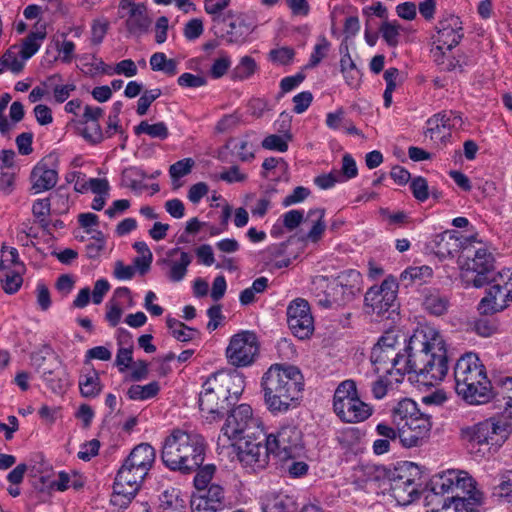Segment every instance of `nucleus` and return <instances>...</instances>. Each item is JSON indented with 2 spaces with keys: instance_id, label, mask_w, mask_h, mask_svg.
Returning a JSON list of instances; mask_svg holds the SVG:
<instances>
[{
  "instance_id": "62",
  "label": "nucleus",
  "mask_w": 512,
  "mask_h": 512,
  "mask_svg": "<svg viewBox=\"0 0 512 512\" xmlns=\"http://www.w3.org/2000/svg\"><path fill=\"white\" fill-rule=\"evenodd\" d=\"M27 471L29 477L38 478V480H49L53 477L52 469L44 461L28 467Z\"/></svg>"
},
{
  "instance_id": "18",
  "label": "nucleus",
  "mask_w": 512,
  "mask_h": 512,
  "mask_svg": "<svg viewBox=\"0 0 512 512\" xmlns=\"http://www.w3.org/2000/svg\"><path fill=\"white\" fill-rule=\"evenodd\" d=\"M334 278L317 275L312 279L311 292L319 306L329 309L334 306H344L349 302L338 287Z\"/></svg>"
},
{
  "instance_id": "21",
  "label": "nucleus",
  "mask_w": 512,
  "mask_h": 512,
  "mask_svg": "<svg viewBox=\"0 0 512 512\" xmlns=\"http://www.w3.org/2000/svg\"><path fill=\"white\" fill-rule=\"evenodd\" d=\"M459 17L448 15L442 18L436 26L437 35L435 36V48L451 51L453 47L459 44L463 37V29Z\"/></svg>"
},
{
  "instance_id": "3",
  "label": "nucleus",
  "mask_w": 512,
  "mask_h": 512,
  "mask_svg": "<svg viewBox=\"0 0 512 512\" xmlns=\"http://www.w3.org/2000/svg\"><path fill=\"white\" fill-rule=\"evenodd\" d=\"M204 450V439L200 435L177 429L166 437L161 459L170 470L188 475L202 465Z\"/></svg>"
},
{
  "instance_id": "38",
  "label": "nucleus",
  "mask_w": 512,
  "mask_h": 512,
  "mask_svg": "<svg viewBox=\"0 0 512 512\" xmlns=\"http://www.w3.org/2000/svg\"><path fill=\"white\" fill-rule=\"evenodd\" d=\"M325 210L322 208L310 209L307 214V220H311L312 227L307 234V239L317 242L321 239L325 231L326 224L324 222Z\"/></svg>"
},
{
  "instance_id": "17",
  "label": "nucleus",
  "mask_w": 512,
  "mask_h": 512,
  "mask_svg": "<svg viewBox=\"0 0 512 512\" xmlns=\"http://www.w3.org/2000/svg\"><path fill=\"white\" fill-rule=\"evenodd\" d=\"M287 322L299 339L309 338L314 331V319L307 300L296 298L287 307Z\"/></svg>"
},
{
  "instance_id": "52",
  "label": "nucleus",
  "mask_w": 512,
  "mask_h": 512,
  "mask_svg": "<svg viewBox=\"0 0 512 512\" xmlns=\"http://www.w3.org/2000/svg\"><path fill=\"white\" fill-rule=\"evenodd\" d=\"M295 51L291 47H280L269 52V59L279 65H288L292 62Z\"/></svg>"
},
{
  "instance_id": "61",
  "label": "nucleus",
  "mask_w": 512,
  "mask_h": 512,
  "mask_svg": "<svg viewBox=\"0 0 512 512\" xmlns=\"http://www.w3.org/2000/svg\"><path fill=\"white\" fill-rule=\"evenodd\" d=\"M262 147L268 150L286 152L288 150V143L282 136L272 134L264 138Z\"/></svg>"
},
{
  "instance_id": "46",
  "label": "nucleus",
  "mask_w": 512,
  "mask_h": 512,
  "mask_svg": "<svg viewBox=\"0 0 512 512\" xmlns=\"http://www.w3.org/2000/svg\"><path fill=\"white\" fill-rule=\"evenodd\" d=\"M400 28L396 21L390 22L386 20L381 24L379 31L388 46L396 47L399 44Z\"/></svg>"
},
{
  "instance_id": "10",
  "label": "nucleus",
  "mask_w": 512,
  "mask_h": 512,
  "mask_svg": "<svg viewBox=\"0 0 512 512\" xmlns=\"http://www.w3.org/2000/svg\"><path fill=\"white\" fill-rule=\"evenodd\" d=\"M256 28L254 15L230 9L225 12L224 24L220 28H210V30L228 45H241L248 41Z\"/></svg>"
},
{
  "instance_id": "34",
  "label": "nucleus",
  "mask_w": 512,
  "mask_h": 512,
  "mask_svg": "<svg viewBox=\"0 0 512 512\" xmlns=\"http://www.w3.org/2000/svg\"><path fill=\"white\" fill-rule=\"evenodd\" d=\"M420 412L415 401L405 398L398 402L392 411L393 423L400 431L402 427H406L407 423Z\"/></svg>"
},
{
  "instance_id": "19",
  "label": "nucleus",
  "mask_w": 512,
  "mask_h": 512,
  "mask_svg": "<svg viewBox=\"0 0 512 512\" xmlns=\"http://www.w3.org/2000/svg\"><path fill=\"white\" fill-rule=\"evenodd\" d=\"M406 352L401 354L396 350L384 349L374 346L371 351L370 360L375 367V372H384L389 375L396 374V382H401L407 372L405 366Z\"/></svg>"
},
{
  "instance_id": "42",
  "label": "nucleus",
  "mask_w": 512,
  "mask_h": 512,
  "mask_svg": "<svg viewBox=\"0 0 512 512\" xmlns=\"http://www.w3.org/2000/svg\"><path fill=\"white\" fill-rule=\"evenodd\" d=\"M160 390L159 384L156 381H153L146 385H132L128 391L127 395L132 400H146L149 398H153L158 394Z\"/></svg>"
},
{
  "instance_id": "20",
  "label": "nucleus",
  "mask_w": 512,
  "mask_h": 512,
  "mask_svg": "<svg viewBox=\"0 0 512 512\" xmlns=\"http://www.w3.org/2000/svg\"><path fill=\"white\" fill-rule=\"evenodd\" d=\"M432 428L431 416L420 412L400 429V443L406 448L420 446Z\"/></svg>"
},
{
  "instance_id": "43",
  "label": "nucleus",
  "mask_w": 512,
  "mask_h": 512,
  "mask_svg": "<svg viewBox=\"0 0 512 512\" xmlns=\"http://www.w3.org/2000/svg\"><path fill=\"white\" fill-rule=\"evenodd\" d=\"M435 63L443 71H453L460 67V63L450 54V51L441 48H433L431 50Z\"/></svg>"
},
{
  "instance_id": "40",
  "label": "nucleus",
  "mask_w": 512,
  "mask_h": 512,
  "mask_svg": "<svg viewBox=\"0 0 512 512\" xmlns=\"http://www.w3.org/2000/svg\"><path fill=\"white\" fill-rule=\"evenodd\" d=\"M136 135L147 134L151 138L165 140L169 136V130L164 122L149 124L147 121H141L134 127Z\"/></svg>"
},
{
  "instance_id": "30",
  "label": "nucleus",
  "mask_w": 512,
  "mask_h": 512,
  "mask_svg": "<svg viewBox=\"0 0 512 512\" xmlns=\"http://www.w3.org/2000/svg\"><path fill=\"white\" fill-rule=\"evenodd\" d=\"M422 491L415 482H393L391 486V496L400 506H408L418 500Z\"/></svg>"
},
{
  "instance_id": "60",
  "label": "nucleus",
  "mask_w": 512,
  "mask_h": 512,
  "mask_svg": "<svg viewBox=\"0 0 512 512\" xmlns=\"http://www.w3.org/2000/svg\"><path fill=\"white\" fill-rule=\"evenodd\" d=\"M204 31L203 22L199 18L189 20L184 26V36L187 40H195L199 38Z\"/></svg>"
},
{
  "instance_id": "22",
  "label": "nucleus",
  "mask_w": 512,
  "mask_h": 512,
  "mask_svg": "<svg viewBox=\"0 0 512 512\" xmlns=\"http://www.w3.org/2000/svg\"><path fill=\"white\" fill-rule=\"evenodd\" d=\"M262 512H297L293 496L286 490L270 488L260 497Z\"/></svg>"
},
{
  "instance_id": "31",
  "label": "nucleus",
  "mask_w": 512,
  "mask_h": 512,
  "mask_svg": "<svg viewBox=\"0 0 512 512\" xmlns=\"http://www.w3.org/2000/svg\"><path fill=\"white\" fill-rule=\"evenodd\" d=\"M435 253L442 258L454 256L455 253L463 250L462 241L450 231H445L435 237Z\"/></svg>"
},
{
  "instance_id": "24",
  "label": "nucleus",
  "mask_w": 512,
  "mask_h": 512,
  "mask_svg": "<svg viewBox=\"0 0 512 512\" xmlns=\"http://www.w3.org/2000/svg\"><path fill=\"white\" fill-rule=\"evenodd\" d=\"M32 189L40 193L52 189L58 181V173L49 168L45 163L39 162L31 171Z\"/></svg>"
},
{
  "instance_id": "11",
  "label": "nucleus",
  "mask_w": 512,
  "mask_h": 512,
  "mask_svg": "<svg viewBox=\"0 0 512 512\" xmlns=\"http://www.w3.org/2000/svg\"><path fill=\"white\" fill-rule=\"evenodd\" d=\"M501 289L496 286L489 289L487 295L478 304L479 316L470 321V329L481 337H490L498 332L499 321L494 314L506 308L505 299L497 302V294Z\"/></svg>"
},
{
  "instance_id": "41",
  "label": "nucleus",
  "mask_w": 512,
  "mask_h": 512,
  "mask_svg": "<svg viewBox=\"0 0 512 512\" xmlns=\"http://www.w3.org/2000/svg\"><path fill=\"white\" fill-rule=\"evenodd\" d=\"M423 307L428 313L435 316H441L447 312L449 301L445 296L433 293L425 297Z\"/></svg>"
},
{
  "instance_id": "25",
  "label": "nucleus",
  "mask_w": 512,
  "mask_h": 512,
  "mask_svg": "<svg viewBox=\"0 0 512 512\" xmlns=\"http://www.w3.org/2000/svg\"><path fill=\"white\" fill-rule=\"evenodd\" d=\"M152 19L148 14L145 4L135 7L128 12L125 26L127 31L136 37H140L149 32Z\"/></svg>"
},
{
  "instance_id": "36",
  "label": "nucleus",
  "mask_w": 512,
  "mask_h": 512,
  "mask_svg": "<svg viewBox=\"0 0 512 512\" xmlns=\"http://www.w3.org/2000/svg\"><path fill=\"white\" fill-rule=\"evenodd\" d=\"M230 3L231 0H204V11L210 16L211 28H220L224 24Z\"/></svg>"
},
{
  "instance_id": "49",
  "label": "nucleus",
  "mask_w": 512,
  "mask_h": 512,
  "mask_svg": "<svg viewBox=\"0 0 512 512\" xmlns=\"http://www.w3.org/2000/svg\"><path fill=\"white\" fill-rule=\"evenodd\" d=\"M284 461L282 469L287 472L291 478L304 477L309 469V466L304 461H295L294 458H281Z\"/></svg>"
},
{
  "instance_id": "63",
  "label": "nucleus",
  "mask_w": 512,
  "mask_h": 512,
  "mask_svg": "<svg viewBox=\"0 0 512 512\" xmlns=\"http://www.w3.org/2000/svg\"><path fill=\"white\" fill-rule=\"evenodd\" d=\"M340 172V179H352L357 176L358 170L356 162L350 154H345L342 158V168Z\"/></svg>"
},
{
  "instance_id": "1",
  "label": "nucleus",
  "mask_w": 512,
  "mask_h": 512,
  "mask_svg": "<svg viewBox=\"0 0 512 512\" xmlns=\"http://www.w3.org/2000/svg\"><path fill=\"white\" fill-rule=\"evenodd\" d=\"M404 352L406 373L415 374L417 382L434 386L447 375L449 365L446 343L434 329H417L410 336Z\"/></svg>"
},
{
  "instance_id": "6",
  "label": "nucleus",
  "mask_w": 512,
  "mask_h": 512,
  "mask_svg": "<svg viewBox=\"0 0 512 512\" xmlns=\"http://www.w3.org/2000/svg\"><path fill=\"white\" fill-rule=\"evenodd\" d=\"M222 435L228 440L238 441V456L243 463L245 450L243 446L258 445L265 439L262 421L254 416L253 410L248 404H241L232 409L222 427Z\"/></svg>"
},
{
  "instance_id": "50",
  "label": "nucleus",
  "mask_w": 512,
  "mask_h": 512,
  "mask_svg": "<svg viewBox=\"0 0 512 512\" xmlns=\"http://www.w3.org/2000/svg\"><path fill=\"white\" fill-rule=\"evenodd\" d=\"M425 136L429 137L434 142L444 143L450 136V132L438 124L437 118H430L427 121Z\"/></svg>"
},
{
  "instance_id": "58",
  "label": "nucleus",
  "mask_w": 512,
  "mask_h": 512,
  "mask_svg": "<svg viewBox=\"0 0 512 512\" xmlns=\"http://www.w3.org/2000/svg\"><path fill=\"white\" fill-rule=\"evenodd\" d=\"M492 497L505 503L512 502V482H500L495 485L492 490Z\"/></svg>"
},
{
  "instance_id": "5",
  "label": "nucleus",
  "mask_w": 512,
  "mask_h": 512,
  "mask_svg": "<svg viewBox=\"0 0 512 512\" xmlns=\"http://www.w3.org/2000/svg\"><path fill=\"white\" fill-rule=\"evenodd\" d=\"M455 390L467 403L484 404L492 397V387L476 354L467 353L454 367Z\"/></svg>"
},
{
  "instance_id": "37",
  "label": "nucleus",
  "mask_w": 512,
  "mask_h": 512,
  "mask_svg": "<svg viewBox=\"0 0 512 512\" xmlns=\"http://www.w3.org/2000/svg\"><path fill=\"white\" fill-rule=\"evenodd\" d=\"M160 508L162 512H186V501L179 491L172 488L161 494Z\"/></svg>"
},
{
  "instance_id": "64",
  "label": "nucleus",
  "mask_w": 512,
  "mask_h": 512,
  "mask_svg": "<svg viewBox=\"0 0 512 512\" xmlns=\"http://www.w3.org/2000/svg\"><path fill=\"white\" fill-rule=\"evenodd\" d=\"M83 138L91 144H98L103 140V133L98 122H91V125L82 130Z\"/></svg>"
},
{
  "instance_id": "12",
  "label": "nucleus",
  "mask_w": 512,
  "mask_h": 512,
  "mask_svg": "<svg viewBox=\"0 0 512 512\" xmlns=\"http://www.w3.org/2000/svg\"><path fill=\"white\" fill-rule=\"evenodd\" d=\"M512 432V424L505 417H491L461 430L462 438L477 444L504 442Z\"/></svg>"
},
{
  "instance_id": "23",
  "label": "nucleus",
  "mask_w": 512,
  "mask_h": 512,
  "mask_svg": "<svg viewBox=\"0 0 512 512\" xmlns=\"http://www.w3.org/2000/svg\"><path fill=\"white\" fill-rule=\"evenodd\" d=\"M333 408L337 416L347 423L364 421L372 414V408L361 401L359 396L346 399L343 403L333 405Z\"/></svg>"
},
{
  "instance_id": "44",
  "label": "nucleus",
  "mask_w": 512,
  "mask_h": 512,
  "mask_svg": "<svg viewBox=\"0 0 512 512\" xmlns=\"http://www.w3.org/2000/svg\"><path fill=\"white\" fill-rule=\"evenodd\" d=\"M147 177L144 171L138 168H127L122 172V184L132 190H141L146 186L142 184V179Z\"/></svg>"
},
{
  "instance_id": "13",
  "label": "nucleus",
  "mask_w": 512,
  "mask_h": 512,
  "mask_svg": "<svg viewBox=\"0 0 512 512\" xmlns=\"http://www.w3.org/2000/svg\"><path fill=\"white\" fill-rule=\"evenodd\" d=\"M156 458L155 449L147 443L137 445L124 460L118 470L117 478L144 480L151 470Z\"/></svg>"
},
{
  "instance_id": "9",
  "label": "nucleus",
  "mask_w": 512,
  "mask_h": 512,
  "mask_svg": "<svg viewBox=\"0 0 512 512\" xmlns=\"http://www.w3.org/2000/svg\"><path fill=\"white\" fill-rule=\"evenodd\" d=\"M444 482L440 485V493H446L455 484L459 490L455 495L443 500L439 509H433L432 512H474L483 503V493L476 487V482ZM434 494H439L436 487H431Z\"/></svg>"
},
{
  "instance_id": "51",
  "label": "nucleus",
  "mask_w": 512,
  "mask_h": 512,
  "mask_svg": "<svg viewBox=\"0 0 512 512\" xmlns=\"http://www.w3.org/2000/svg\"><path fill=\"white\" fill-rule=\"evenodd\" d=\"M194 164L195 162L192 158H185L172 164L169 168V174L172 181L175 182L181 177L188 175Z\"/></svg>"
},
{
  "instance_id": "27",
  "label": "nucleus",
  "mask_w": 512,
  "mask_h": 512,
  "mask_svg": "<svg viewBox=\"0 0 512 512\" xmlns=\"http://www.w3.org/2000/svg\"><path fill=\"white\" fill-rule=\"evenodd\" d=\"M57 367L55 369H48L46 367L41 368V364H38L41 369L42 377L48 384L51 390L55 393H62L66 390L69 385L68 374L61 367V362L57 357H54Z\"/></svg>"
},
{
  "instance_id": "55",
  "label": "nucleus",
  "mask_w": 512,
  "mask_h": 512,
  "mask_svg": "<svg viewBox=\"0 0 512 512\" xmlns=\"http://www.w3.org/2000/svg\"><path fill=\"white\" fill-rule=\"evenodd\" d=\"M1 283L3 290L7 294H14L20 289L23 283V278L19 272H11L1 279Z\"/></svg>"
},
{
  "instance_id": "7",
  "label": "nucleus",
  "mask_w": 512,
  "mask_h": 512,
  "mask_svg": "<svg viewBox=\"0 0 512 512\" xmlns=\"http://www.w3.org/2000/svg\"><path fill=\"white\" fill-rule=\"evenodd\" d=\"M242 380L238 377L221 376L214 374L203 384V390L199 395V407L202 412L208 414L224 415L230 406L231 385L237 387L233 391L234 399L237 400L242 393Z\"/></svg>"
},
{
  "instance_id": "59",
  "label": "nucleus",
  "mask_w": 512,
  "mask_h": 512,
  "mask_svg": "<svg viewBox=\"0 0 512 512\" xmlns=\"http://www.w3.org/2000/svg\"><path fill=\"white\" fill-rule=\"evenodd\" d=\"M431 274L432 269L428 266L410 267L401 274V278L402 280L409 279L411 282H414L416 280H423L430 277Z\"/></svg>"
},
{
  "instance_id": "45",
  "label": "nucleus",
  "mask_w": 512,
  "mask_h": 512,
  "mask_svg": "<svg viewBox=\"0 0 512 512\" xmlns=\"http://www.w3.org/2000/svg\"><path fill=\"white\" fill-rule=\"evenodd\" d=\"M256 62L250 56H243L238 65L232 71L233 80H244L254 74L256 70Z\"/></svg>"
},
{
  "instance_id": "29",
  "label": "nucleus",
  "mask_w": 512,
  "mask_h": 512,
  "mask_svg": "<svg viewBox=\"0 0 512 512\" xmlns=\"http://www.w3.org/2000/svg\"><path fill=\"white\" fill-rule=\"evenodd\" d=\"M139 482H114L110 502L119 508H126L140 489Z\"/></svg>"
},
{
  "instance_id": "53",
  "label": "nucleus",
  "mask_w": 512,
  "mask_h": 512,
  "mask_svg": "<svg viewBox=\"0 0 512 512\" xmlns=\"http://www.w3.org/2000/svg\"><path fill=\"white\" fill-rule=\"evenodd\" d=\"M162 92L160 89H152V90H146L138 99L137 103V113L140 116H143L147 113L150 105L152 102H154L156 99H158L161 96Z\"/></svg>"
},
{
  "instance_id": "39",
  "label": "nucleus",
  "mask_w": 512,
  "mask_h": 512,
  "mask_svg": "<svg viewBox=\"0 0 512 512\" xmlns=\"http://www.w3.org/2000/svg\"><path fill=\"white\" fill-rule=\"evenodd\" d=\"M45 37V31L30 32L23 40L22 46L18 47L21 58L24 61L31 58L39 50Z\"/></svg>"
},
{
  "instance_id": "56",
  "label": "nucleus",
  "mask_w": 512,
  "mask_h": 512,
  "mask_svg": "<svg viewBox=\"0 0 512 512\" xmlns=\"http://www.w3.org/2000/svg\"><path fill=\"white\" fill-rule=\"evenodd\" d=\"M413 196L421 202H424L429 197V189L427 180L421 176L414 178L410 184Z\"/></svg>"
},
{
  "instance_id": "8",
  "label": "nucleus",
  "mask_w": 512,
  "mask_h": 512,
  "mask_svg": "<svg viewBox=\"0 0 512 512\" xmlns=\"http://www.w3.org/2000/svg\"><path fill=\"white\" fill-rule=\"evenodd\" d=\"M461 269L476 273L472 279L473 286L483 287L486 284L497 282L494 273V257L485 247L476 248L466 245L458 257Z\"/></svg>"
},
{
  "instance_id": "28",
  "label": "nucleus",
  "mask_w": 512,
  "mask_h": 512,
  "mask_svg": "<svg viewBox=\"0 0 512 512\" xmlns=\"http://www.w3.org/2000/svg\"><path fill=\"white\" fill-rule=\"evenodd\" d=\"M338 287L346 297V301L352 302L360 292L361 274L353 269L344 271L334 278Z\"/></svg>"
},
{
  "instance_id": "32",
  "label": "nucleus",
  "mask_w": 512,
  "mask_h": 512,
  "mask_svg": "<svg viewBox=\"0 0 512 512\" xmlns=\"http://www.w3.org/2000/svg\"><path fill=\"white\" fill-rule=\"evenodd\" d=\"M69 487V482H30V488L26 493L30 498L45 502L52 496L54 491L63 492Z\"/></svg>"
},
{
  "instance_id": "2",
  "label": "nucleus",
  "mask_w": 512,
  "mask_h": 512,
  "mask_svg": "<svg viewBox=\"0 0 512 512\" xmlns=\"http://www.w3.org/2000/svg\"><path fill=\"white\" fill-rule=\"evenodd\" d=\"M264 401L272 413H285L298 405L304 377L297 366L275 363L263 374Z\"/></svg>"
},
{
  "instance_id": "15",
  "label": "nucleus",
  "mask_w": 512,
  "mask_h": 512,
  "mask_svg": "<svg viewBox=\"0 0 512 512\" xmlns=\"http://www.w3.org/2000/svg\"><path fill=\"white\" fill-rule=\"evenodd\" d=\"M259 343L255 333L242 331L235 334L226 349V357L230 364L245 367L252 364L258 355Z\"/></svg>"
},
{
  "instance_id": "33",
  "label": "nucleus",
  "mask_w": 512,
  "mask_h": 512,
  "mask_svg": "<svg viewBox=\"0 0 512 512\" xmlns=\"http://www.w3.org/2000/svg\"><path fill=\"white\" fill-rule=\"evenodd\" d=\"M78 384L80 393L85 398H95L102 391L99 373L94 368L83 370Z\"/></svg>"
},
{
  "instance_id": "26",
  "label": "nucleus",
  "mask_w": 512,
  "mask_h": 512,
  "mask_svg": "<svg viewBox=\"0 0 512 512\" xmlns=\"http://www.w3.org/2000/svg\"><path fill=\"white\" fill-rule=\"evenodd\" d=\"M178 253L180 254L179 260H164V263L169 266L167 277L172 282H180L183 280L187 274V268L192 262V256L188 252L182 251L180 248L171 249L168 252V256L172 257Z\"/></svg>"
},
{
  "instance_id": "4",
  "label": "nucleus",
  "mask_w": 512,
  "mask_h": 512,
  "mask_svg": "<svg viewBox=\"0 0 512 512\" xmlns=\"http://www.w3.org/2000/svg\"><path fill=\"white\" fill-rule=\"evenodd\" d=\"M244 463L254 469H262L268 463L269 454L279 459L295 458L302 448V433L295 426H283L276 433L265 434L258 445L243 446Z\"/></svg>"
},
{
  "instance_id": "54",
  "label": "nucleus",
  "mask_w": 512,
  "mask_h": 512,
  "mask_svg": "<svg viewBox=\"0 0 512 512\" xmlns=\"http://www.w3.org/2000/svg\"><path fill=\"white\" fill-rule=\"evenodd\" d=\"M231 66V58L227 54H222L219 58L215 59L211 68L210 75L214 79H219L224 76Z\"/></svg>"
},
{
  "instance_id": "14",
  "label": "nucleus",
  "mask_w": 512,
  "mask_h": 512,
  "mask_svg": "<svg viewBox=\"0 0 512 512\" xmlns=\"http://www.w3.org/2000/svg\"><path fill=\"white\" fill-rule=\"evenodd\" d=\"M398 284L394 278L385 279L380 286L371 287L365 294V306L368 313L384 316L397 309Z\"/></svg>"
},
{
  "instance_id": "16",
  "label": "nucleus",
  "mask_w": 512,
  "mask_h": 512,
  "mask_svg": "<svg viewBox=\"0 0 512 512\" xmlns=\"http://www.w3.org/2000/svg\"><path fill=\"white\" fill-rule=\"evenodd\" d=\"M192 512H217L224 507V489L214 482H193Z\"/></svg>"
},
{
  "instance_id": "57",
  "label": "nucleus",
  "mask_w": 512,
  "mask_h": 512,
  "mask_svg": "<svg viewBox=\"0 0 512 512\" xmlns=\"http://www.w3.org/2000/svg\"><path fill=\"white\" fill-rule=\"evenodd\" d=\"M51 204L49 198L38 199L32 206L33 215L39 219V222L44 227L47 225L45 217L50 214Z\"/></svg>"
},
{
  "instance_id": "35",
  "label": "nucleus",
  "mask_w": 512,
  "mask_h": 512,
  "mask_svg": "<svg viewBox=\"0 0 512 512\" xmlns=\"http://www.w3.org/2000/svg\"><path fill=\"white\" fill-rule=\"evenodd\" d=\"M430 477L428 469L420 467L416 463L404 461L395 467L392 480H419Z\"/></svg>"
},
{
  "instance_id": "48",
  "label": "nucleus",
  "mask_w": 512,
  "mask_h": 512,
  "mask_svg": "<svg viewBox=\"0 0 512 512\" xmlns=\"http://www.w3.org/2000/svg\"><path fill=\"white\" fill-rule=\"evenodd\" d=\"M19 51L17 46H11L2 56V60L5 61V67L12 73L18 74L24 68V60L19 59Z\"/></svg>"
},
{
  "instance_id": "47",
  "label": "nucleus",
  "mask_w": 512,
  "mask_h": 512,
  "mask_svg": "<svg viewBox=\"0 0 512 512\" xmlns=\"http://www.w3.org/2000/svg\"><path fill=\"white\" fill-rule=\"evenodd\" d=\"M357 396L356 383L353 380H345L335 390L333 405H338L346 401V399H352Z\"/></svg>"
}]
</instances>
